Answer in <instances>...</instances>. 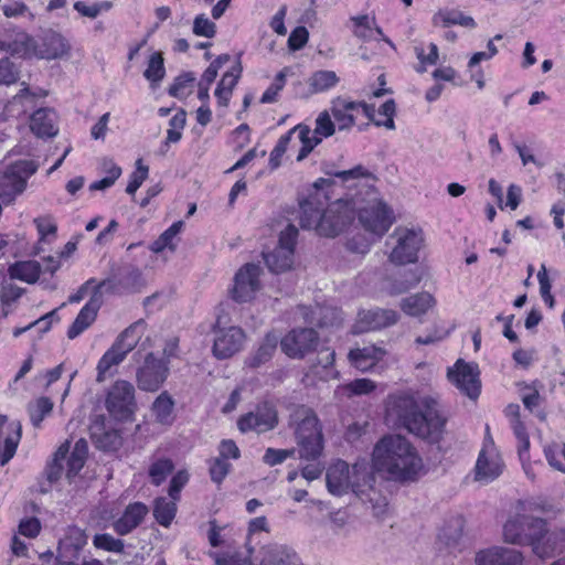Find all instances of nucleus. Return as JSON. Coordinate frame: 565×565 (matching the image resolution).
I'll return each mask as SVG.
<instances>
[{
  "label": "nucleus",
  "instance_id": "11",
  "mask_svg": "<svg viewBox=\"0 0 565 565\" xmlns=\"http://www.w3.org/2000/svg\"><path fill=\"white\" fill-rule=\"evenodd\" d=\"M486 437L483 447L479 454L476 468L475 479L484 483L493 481L503 470V461L494 446V441L490 436V428L486 427Z\"/></svg>",
  "mask_w": 565,
  "mask_h": 565
},
{
  "label": "nucleus",
  "instance_id": "3",
  "mask_svg": "<svg viewBox=\"0 0 565 565\" xmlns=\"http://www.w3.org/2000/svg\"><path fill=\"white\" fill-rule=\"evenodd\" d=\"M373 467L394 481H414L423 468L415 447L403 436L383 437L373 451Z\"/></svg>",
  "mask_w": 565,
  "mask_h": 565
},
{
  "label": "nucleus",
  "instance_id": "47",
  "mask_svg": "<svg viewBox=\"0 0 565 565\" xmlns=\"http://www.w3.org/2000/svg\"><path fill=\"white\" fill-rule=\"evenodd\" d=\"M173 469L174 465L171 459H157L149 467V477L151 479V483L154 486H160L173 471Z\"/></svg>",
  "mask_w": 565,
  "mask_h": 565
},
{
  "label": "nucleus",
  "instance_id": "56",
  "mask_svg": "<svg viewBox=\"0 0 565 565\" xmlns=\"http://www.w3.org/2000/svg\"><path fill=\"white\" fill-rule=\"evenodd\" d=\"M149 168L142 164V160L138 159L136 162V170L131 173L130 180L127 184L126 192L134 195L140 188L142 182L147 179Z\"/></svg>",
  "mask_w": 565,
  "mask_h": 565
},
{
  "label": "nucleus",
  "instance_id": "39",
  "mask_svg": "<svg viewBox=\"0 0 565 565\" xmlns=\"http://www.w3.org/2000/svg\"><path fill=\"white\" fill-rule=\"evenodd\" d=\"M70 445L65 443L55 451L52 461L45 468V477L50 484L58 481L64 472V461L68 455Z\"/></svg>",
  "mask_w": 565,
  "mask_h": 565
},
{
  "label": "nucleus",
  "instance_id": "54",
  "mask_svg": "<svg viewBox=\"0 0 565 565\" xmlns=\"http://www.w3.org/2000/svg\"><path fill=\"white\" fill-rule=\"evenodd\" d=\"M93 543L97 548L114 553H122L125 548L122 540L115 539L113 535L107 533L96 534L94 536Z\"/></svg>",
  "mask_w": 565,
  "mask_h": 565
},
{
  "label": "nucleus",
  "instance_id": "28",
  "mask_svg": "<svg viewBox=\"0 0 565 565\" xmlns=\"http://www.w3.org/2000/svg\"><path fill=\"white\" fill-rule=\"evenodd\" d=\"M148 513V508L141 502L127 505L122 515L114 523V530L119 535H127L138 527Z\"/></svg>",
  "mask_w": 565,
  "mask_h": 565
},
{
  "label": "nucleus",
  "instance_id": "1",
  "mask_svg": "<svg viewBox=\"0 0 565 565\" xmlns=\"http://www.w3.org/2000/svg\"><path fill=\"white\" fill-rule=\"evenodd\" d=\"M388 412L408 433L429 444L440 443L446 434L449 414L435 395L395 396Z\"/></svg>",
  "mask_w": 565,
  "mask_h": 565
},
{
  "label": "nucleus",
  "instance_id": "24",
  "mask_svg": "<svg viewBox=\"0 0 565 565\" xmlns=\"http://www.w3.org/2000/svg\"><path fill=\"white\" fill-rule=\"evenodd\" d=\"M22 427L19 422L8 423L4 416L0 415V463L4 466L15 455L21 439Z\"/></svg>",
  "mask_w": 565,
  "mask_h": 565
},
{
  "label": "nucleus",
  "instance_id": "58",
  "mask_svg": "<svg viewBox=\"0 0 565 565\" xmlns=\"http://www.w3.org/2000/svg\"><path fill=\"white\" fill-rule=\"evenodd\" d=\"M193 33L198 36L213 38L216 33V25L204 14H200L194 19Z\"/></svg>",
  "mask_w": 565,
  "mask_h": 565
},
{
  "label": "nucleus",
  "instance_id": "32",
  "mask_svg": "<svg viewBox=\"0 0 565 565\" xmlns=\"http://www.w3.org/2000/svg\"><path fill=\"white\" fill-rule=\"evenodd\" d=\"M435 303L436 301L434 297L429 292L424 291L403 298L401 301V309L407 316L419 317L431 309Z\"/></svg>",
  "mask_w": 565,
  "mask_h": 565
},
{
  "label": "nucleus",
  "instance_id": "40",
  "mask_svg": "<svg viewBox=\"0 0 565 565\" xmlns=\"http://www.w3.org/2000/svg\"><path fill=\"white\" fill-rule=\"evenodd\" d=\"M183 225L184 223L182 221L174 222L154 242H152L150 249L157 254L161 253L166 248L174 250L177 246L174 241L182 231Z\"/></svg>",
  "mask_w": 565,
  "mask_h": 565
},
{
  "label": "nucleus",
  "instance_id": "53",
  "mask_svg": "<svg viewBox=\"0 0 565 565\" xmlns=\"http://www.w3.org/2000/svg\"><path fill=\"white\" fill-rule=\"evenodd\" d=\"M53 403L47 397H40L34 405L29 407L31 423L34 427H40L44 417L51 413Z\"/></svg>",
  "mask_w": 565,
  "mask_h": 565
},
{
  "label": "nucleus",
  "instance_id": "50",
  "mask_svg": "<svg viewBox=\"0 0 565 565\" xmlns=\"http://www.w3.org/2000/svg\"><path fill=\"white\" fill-rule=\"evenodd\" d=\"M166 74L163 57L160 52L151 54L143 76L152 84L159 83Z\"/></svg>",
  "mask_w": 565,
  "mask_h": 565
},
{
  "label": "nucleus",
  "instance_id": "46",
  "mask_svg": "<svg viewBox=\"0 0 565 565\" xmlns=\"http://www.w3.org/2000/svg\"><path fill=\"white\" fill-rule=\"evenodd\" d=\"M339 77L333 71H317L309 78V85L313 93H320L334 87Z\"/></svg>",
  "mask_w": 565,
  "mask_h": 565
},
{
  "label": "nucleus",
  "instance_id": "38",
  "mask_svg": "<svg viewBox=\"0 0 565 565\" xmlns=\"http://www.w3.org/2000/svg\"><path fill=\"white\" fill-rule=\"evenodd\" d=\"M334 360V350H331L330 348H323L318 352L317 361L311 365V370L323 380L337 377L339 373L332 369Z\"/></svg>",
  "mask_w": 565,
  "mask_h": 565
},
{
  "label": "nucleus",
  "instance_id": "60",
  "mask_svg": "<svg viewBox=\"0 0 565 565\" xmlns=\"http://www.w3.org/2000/svg\"><path fill=\"white\" fill-rule=\"evenodd\" d=\"M295 449H275V448H268L265 451V455L263 457V461L270 466H277L282 463L286 459L294 457Z\"/></svg>",
  "mask_w": 565,
  "mask_h": 565
},
{
  "label": "nucleus",
  "instance_id": "33",
  "mask_svg": "<svg viewBox=\"0 0 565 565\" xmlns=\"http://www.w3.org/2000/svg\"><path fill=\"white\" fill-rule=\"evenodd\" d=\"M242 74V67L238 63L236 66H234L231 71L226 72L220 83L217 84V87L215 89V96L217 98L218 105L226 107L230 98L232 96L233 88L235 87L238 78Z\"/></svg>",
  "mask_w": 565,
  "mask_h": 565
},
{
  "label": "nucleus",
  "instance_id": "34",
  "mask_svg": "<svg viewBox=\"0 0 565 565\" xmlns=\"http://www.w3.org/2000/svg\"><path fill=\"white\" fill-rule=\"evenodd\" d=\"M530 545L533 553L540 558L551 557L557 550V534L554 532L550 533L545 524L544 532L542 534L535 532Z\"/></svg>",
  "mask_w": 565,
  "mask_h": 565
},
{
  "label": "nucleus",
  "instance_id": "6",
  "mask_svg": "<svg viewBox=\"0 0 565 565\" xmlns=\"http://www.w3.org/2000/svg\"><path fill=\"white\" fill-rule=\"evenodd\" d=\"M39 164L33 160H18L0 172V201L11 204L26 189L28 180L35 174Z\"/></svg>",
  "mask_w": 565,
  "mask_h": 565
},
{
  "label": "nucleus",
  "instance_id": "5",
  "mask_svg": "<svg viewBox=\"0 0 565 565\" xmlns=\"http://www.w3.org/2000/svg\"><path fill=\"white\" fill-rule=\"evenodd\" d=\"M312 211L313 218L305 216L302 218V228H313L319 235L334 237L345 230L353 220L352 211L345 204L339 202L330 205L327 210L323 207H312L307 205L305 214Z\"/></svg>",
  "mask_w": 565,
  "mask_h": 565
},
{
  "label": "nucleus",
  "instance_id": "17",
  "mask_svg": "<svg viewBox=\"0 0 565 565\" xmlns=\"http://www.w3.org/2000/svg\"><path fill=\"white\" fill-rule=\"evenodd\" d=\"M448 380L470 398H477L480 394L479 371L476 364L458 360L454 367L448 369Z\"/></svg>",
  "mask_w": 565,
  "mask_h": 565
},
{
  "label": "nucleus",
  "instance_id": "64",
  "mask_svg": "<svg viewBox=\"0 0 565 565\" xmlns=\"http://www.w3.org/2000/svg\"><path fill=\"white\" fill-rule=\"evenodd\" d=\"M216 565H250L247 557L242 556L239 553H223L215 554Z\"/></svg>",
  "mask_w": 565,
  "mask_h": 565
},
{
  "label": "nucleus",
  "instance_id": "36",
  "mask_svg": "<svg viewBox=\"0 0 565 565\" xmlns=\"http://www.w3.org/2000/svg\"><path fill=\"white\" fill-rule=\"evenodd\" d=\"M151 411L156 420L162 425H171L174 422V401L167 391L154 399Z\"/></svg>",
  "mask_w": 565,
  "mask_h": 565
},
{
  "label": "nucleus",
  "instance_id": "29",
  "mask_svg": "<svg viewBox=\"0 0 565 565\" xmlns=\"http://www.w3.org/2000/svg\"><path fill=\"white\" fill-rule=\"evenodd\" d=\"M384 355V349L370 344L351 350L348 356L356 369L365 372L372 369Z\"/></svg>",
  "mask_w": 565,
  "mask_h": 565
},
{
  "label": "nucleus",
  "instance_id": "25",
  "mask_svg": "<svg viewBox=\"0 0 565 565\" xmlns=\"http://www.w3.org/2000/svg\"><path fill=\"white\" fill-rule=\"evenodd\" d=\"M35 40L24 32L0 36V51L12 56L30 58L34 56Z\"/></svg>",
  "mask_w": 565,
  "mask_h": 565
},
{
  "label": "nucleus",
  "instance_id": "30",
  "mask_svg": "<svg viewBox=\"0 0 565 565\" xmlns=\"http://www.w3.org/2000/svg\"><path fill=\"white\" fill-rule=\"evenodd\" d=\"M355 102L338 98L333 102L331 114L339 130H348L355 124Z\"/></svg>",
  "mask_w": 565,
  "mask_h": 565
},
{
  "label": "nucleus",
  "instance_id": "19",
  "mask_svg": "<svg viewBox=\"0 0 565 565\" xmlns=\"http://www.w3.org/2000/svg\"><path fill=\"white\" fill-rule=\"evenodd\" d=\"M359 221L365 231L381 237L393 223L392 211L386 204L377 202L360 210Z\"/></svg>",
  "mask_w": 565,
  "mask_h": 565
},
{
  "label": "nucleus",
  "instance_id": "9",
  "mask_svg": "<svg viewBox=\"0 0 565 565\" xmlns=\"http://www.w3.org/2000/svg\"><path fill=\"white\" fill-rule=\"evenodd\" d=\"M106 408L117 420H128L137 409L135 387L127 381H117L109 388Z\"/></svg>",
  "mask_w": 565,
  "mask_h": 565
},
{
  "label": "nucleus",
  "instance_id": "23",
  "mask_svg": "<svg viewBox=\"0 0 565 565\" xmlns=\"http://www.w3.org/2000/svg\"><path fill=\"white\" fill-rule=\"evenodd\" d=\"M476 565H522L523 555L514 548L492 546L476 554Z\"/></svg>",
  "mask_w": 565,
  "mask_h": 565
},
{
  "label": "nucleus",
  "instance_id": "44",
  "mask_svg": "<svg viewBox=\"0 0 565 565\" xmlns=\"http://www.w3.org/2000/svg\"><path fill=\"white\" fill-rule=\"evenodd\" d=\"M277 344L278 338L275 334L268 333L257 349L256 353L253 355L250 360V366L258 367L259 365L270 360L274 352L276 351Z\"/></svg>",
  "mask_w": 565,
  "mask_h": 565
},
{
  "label": "nucleus",
  "instance_id": "41",
  "mask_svg": "<svg viewBox=\"0 0 565 565\" xmlns=\"http://www.w3.org/2000/svg\"><path fill=\"white\" fill-rule=\"evenodd\" d=\"M175 501L177 500L173 499L168 500L163 497L156 499L153 515L160 525L168 527L171 524L177 513Z\"/></svg>",
  "mask_w": 565,
  "mask_h": 565
},
{
  "label": "nucleus",
  "instance_id": "15",
  "mask_svg": "<svg viewBox=\"0 0 565 565\" xmlns=\"http://www.w3.org/2000/svg\"><path fill=\"white\" fill-rule=\"evenodd\" d=\"M319 341L317 331L312 328H298L289 331L281 340V351L291 359H302L316 350Z\"/></svg>",
  "mask_w": 565,
  "mask_h": 565
},
{
  "label": "nucleus",
  "instance_id": "37",
  "mask_svg": "<svg viewBox=\"0 0 565 565\" xmlns=\"http://www.w3.org/2000/svg\"><path fill=\"white\" fill-rule=\"evenodd\" d=\"M41 265L36 260L17 262L9 267L10 277L28 284H34L40 276Z\"/></svg>",
  "mask_w": 565,
  "mask_h": 565
},
{
  "label": "nucleus",
  "instance_id": "10",
  "mask_svg": "<svg viewBox=\"0 0 565 565\" xmlns=\"http://www.w3.org/2000/svg\"><path fill=\"white\" fill-rule=\"evenodd\" d=\"M545 521L541 518L519 513L507 521L503 526V537L507 543L530 545L535 532H544Z\"/></svg>",
  "mask_w": 565,
  "mask_h": 565
},
{
  "label": "nucleus",
  "instance_id": "62",
  "mask_svg": "<svg viewBox=\"0 0 565 565\" xmlns=\"http://www.w3.org/2000/svg\"><path fill=\"white\" fill-rule=\"evenodd\" d=\"M316 132L326 138L332 136L335 131V124L331 119L328 110L321 111L316 119Z\"/></svg>",
  "mask_w": 565,
  "mask_h": 565
},
{
  "label": "nucleus",
  "instance_id": "55",
  "mask_svg": "<svg viewBox=\"0 0 565 565\" xmlns=\"http://www.w3.org/2000/svg\"><path fill=\"white\" fill-rule=\"evenodd\" d=\"M428 47L429 52L426 54L422 46H415V54L419 61V65L416 68L418 73H424L426 65H435L438 62V46L435 43H430Z\"/></svg>",
  "mask_w": 565,
  "mask_h": 565
},
{
  "label": "nucleus",
  "instance_id": "49",
  "mask_svg": "<svg viewBox=\"0 0 565 565\" xmlns=\"http://www.w3.org/2000/svg\"><path fill=\"white\" fill-rule=\"evenodd\" d=\"M422 280V275L417 270H405L401 278L395 279L391 286V294L398 295L416 287Z\"/></svg>",
  "mask_w": 565,
  "mask_h": 565
},
{
  "label": "nucleus",
  "instance_id": "4",
  "mask_svg": "<svg viewBox=\"0 0 565 565\" xmlns=\"http://www.w3.org/2000/svg\"><path fill=\"white\" fill-rule=\"evenodd\" d=\"M289 427L294 431L299 457L317 460L323 450V435L316 412L306 405L295 406L289 415Z\"/></svg>",
  "mask_w": 565,
  "mask_h": 565
},
{
  "label": "nucleus",
  "instance_id": "21",
  "mask_svg": "<svg viewBox=\"0 0 565 565\" xmlns=\"http://www.w3.org/2000/svg\"><path fill=\"white\" fill-rule=\"evenodd\" d=\"M86 543L87 535L84 530L74 525L68 526L64 537L58 542L56 559L61 564H72Z\"/></svg>",
  "mask_w": 565,
  "mask_h": 565
},
{
  "label": "nucleus",
  "instance_id": "48",
  "mask_svg": "<svg viewBox=\"0 0 565 565\" xmlns=\"http://www.w3.org/2000/svg\"><path fill=\"white\" fill-rule=\"evenodd\" d=\"M544 455L551 467L565 473V444L552 443L546 445Z\"/></svg>",
  "mask_w": 565,
  "mask_h": 565
},
{
  "label": "nucleus",
  "instance_id": "27",
  "mask_svg": "<svg viewBox=\"0 0 565 565\" xmlns=\"http://www.w3.org/2000/svg\"><path fill=\"white\" fill-rule=\"evenodd\" d=\"M298 554L289 546L268 544L259 551L260 565H297Z\"/></svg>",
  "mask_w": 565,
  "mask_h": 565
},
{
  "label": "nucleus",
  "instance_id": "20",
  "mask_svg": "<svg viewBox=\"0 0 565 565\" xmlns=\"http://www.w3.org/2000/svg\"><path fill=\"white\" fill-rule=\"evenodd\" d=\"M399 319L397 311L392 309L374 308L359 312L356 332H366L394 326Z\"/></svg>",
  "mask_w": 565,
  "mask_h": 565
},
{
  "label": "nucleus",
  "instance_id": "35",
  "mask_svg": "<svg viewBox=\"0 0 565 565\" xmlns=\"http://www.w3.org/2000/svg\"><path fill=\"white\" fill-rule=\"evenodd\" d=\"M530 545L533 553L540 558L551 557L557 550V534L554 532L550 533L545 524L544 532L542 534L535 532Z\"/></svg>",
  "mask_w": 565,
  "mask_h": 565
},
{
  "label": "nucleus",
  "instance_id": "12",
  "mask_svg": "<svg viewBox=\"0 0 565 565\" xmlns=\"http://www.w3.org/2000/svg\"><path fill=\"white\" fill-rule=\"evenodd\" d=\"M222 317H217L214 326L213 354L224 360L239 352L245 341V333L239 327H221Z\"/></svg>",
  "mask_w": 565,
  "mask_h": 565
},
{
  "label": "nucleus",
  "instance_id": "63",
  "mask_svg": "<svg viewBox=\"0 0 565 565\" xmlns=\"http://www.w3.org/2000/svg\"><path fill=\"white\" fill-rule=\"evenodd\" d=\"M344 388L350 395H363L372 392L375 384L369 379H358L348 383Z\"/></svg>",
  "mask_w": 565,
  "mask_h": 565
},
{
  "label": "nucleus",
  "instance_id": "7",
  "mask_svg": "<svg viewBox=\"0 0 565 565\" xmlns=\"http://www.w3.org/2000/svg\"><path fill=\"white\" fill-rule=\"evenodd\" d=\"M424 237L420 230L396 227L387 239L392 246L390 260L396 265L416 263Z\"/></svg>",
  "mask_w": 565,
  "mask_h": 565
},
{
  "label": "nucleus",
  "instance_id": "43",
  "mask_svg": "<svg viewBox=\"0 0 565 565\" xmlns=\"http://www.w3.org/2000/svg\"><path fill=\"white\" fill-rule=\"evenodd\" d=\"M463 520L461 518L451 519L439 532L438 540L447 547L456 546L461 536Z\"/></svg>",
  "mask_w": 565,
  "mask_h": 565
},
{
  "label": "nucleus",
  "instance_id": "42",
  "mask_svg": "<svg viewBox=\"0 0 565 565\" xmlns=\"http://www.w3.org/2000/svg\"><path fill=\"white\" fill-rule=\"evenodd\" d=\"M126 356L114 344L100 358L97 364V382H103L108 376L113 366L118 365Z\"/></svg>",
  "mask_w": 565,
  "mask_h": 565
},
{
  "label": "nucleus",
  "instance_id": "45",
  "mask_svg": "<svg viewBox=\"0 0 565 565\" xmlns=\"http://www.w3.org/2000/svg\"><path fill=\"white\" fill-rule=\"evenodd\" d=\"M434 19L436 22L441 21L444 26L456 24L471 29L476 26V22L471 17L465 15L458 10L439 11Z\"/></svg>",
  "mask_w": 565,
  "mask_h": 565
},
{
  "label": "nucleus",
  "instance_id": "13",
  "mask_svg": "<svg viewBox=\"0 0 565 565\" xmlns=\"http://www.w3.org/2000/svg\"><path fill=\"white\" fill-rule=\"evenodd\" d=\"M113 282L108 279L102 280L95 286L94 292L88 302L81 309L74 322L67 330V338L73 340L83 333L95 320L103 305V291L111 290Z\"/></svg>",
  "mask_w": 565,
  "mask_h": 565
},
{
  "label": "nucleus",
  "instance_id": "57",
  "mask_svg": "<svg viewBox=\"0 0 565 565\" xmlns=\"http://www.w3.org/2000/svg\"><path fill=\"white\" fill-rule=\"evenodd\" d=\"M19 79V71L8 58H0V85H10Z\"/></svg>",
  "mask_w": 565,
  "mask_h": 565
},
{
  "label": "nucleus",
  "instance_id": "8",
  "mask_svg": "<svg viewBox=\"0 0 565 565\" xmlns=\"http://www.w3.org/2000/svg\"><path fill=\"white\" fill-rule=\"evenodd\" d=\"M297 237L298 228L289 224L280 233L278 246L273 252L264 253L265 264L271 273L278 274L291 268Z\"/></svg>",
  "mask_w": 565,
  "mask_h": 565
},
{
  "label": "nucleus",
  "instance_id": "61",
  "mask_svg": "<svg viewBox=\"0 0 565 565\" xmlns=\"http://www.w3.org/2000/svg\"><path fill=\"white\" fill-rule=\"evenodd\" d=\"M230 469L231 463L224 460V458L217 457L213 459L210 465V476L212 481L220 484L230 472Z\"/></svg>",
  "mask_w": 565,
  "mask_h": 565
},
{
  "label": "nucleus",
  "instance_id": "2",
  "mask_svg": "<svg viewBox=\"0 0 565 565\" xmlns=\"http://www.w3.org/2000/svg\"><path fill=\"white\" fill-rule=\"evenodd\" d=\"M354 480H351L350 467L343 460L332 463L327 470V488L333 495H343L352 489L362 503L371 509L373 515L382 519L387 512V499L374 487L375 477L367 467H353Z\"/></svg>",
  "mask_w": 565,
  "mask_h": 565
},
{
  "label": "nucleus",
  "instance_id": "52",
  "mask_svg": "<svg viewBox=\"0 0 565 565\" xmlns=\"http://www.w3.org/2000/svg\"><path fill=\"white\" fill-rule=\"evenodd\" d=\"M296 132L298 134V138L301 142V148L297 154L296 160L300 162L308 157V154L315 149V147L310 139L311 129L309 126L299 124L292 128V135Z\"/></svg>",
  "mask_w": 565,
  "mask_h": 565
},
{
  "label": "nucleus",
  "instance_id": "26",
  "mask_svg": "<svg viewBox=\"0 0 565 565\" xmlns=\"http://www.w3.org/2000/svg\"><path fill=\"white\" fill-rule=\"evenodd\" d=\"M31 131L39 138H52L57 135V115L52 108H40L30 117Z\"/></svg>",
  "mask_w": 565,
  "mask_h": 565
},
{
  "label": "nucleus",
  "instance_id": "22",
  "mask_svg": "<svg viewBox=\"0 0 565 565\" xmlns=\"http://www.w3.org/2000/svg\"><path fill=\"white\" fill-rule=\"evenodd\" d=\"M70 47L62 34L47 30L43 32L39 42L35 41L34 56L45 60L61 58L68 53Z\"/></svg>",
  "mask_w": 565,
  "mask_h": 565
},
{
  "label": "nucleus",
  "instance_id": "14",
  "mask_svg": "<svg viewBox=\"0 0 565 565\" xmlns=\"http://www.w3.org/2000/svg\"><path fill=\"white\" fill-rule=\"evenodd\" d=\"M169 374V361L148 353L143 364L137 371V384L141 391L157 392Z\"/></svg>",
  "mask_w": 565,
  "mask_h": 565
},
{
  "label": "nucleus",
  "instance_id": "51",
  "mask_svg": "<svg viewBox=\"0 0 565 565\" xmlns=\"http://www.w3.org/2000/svg\"><path fill=\"white\" fill-rule=\"evenodd\" d=\"M195 77L192 73H183L179 75L174 83L169 87V94L175 98L183 99L191 94V87Z\"/></svg>",
  "mask_w": 565,
  "mask_h": 565
},
{
  "label": "nucleus",
  "instance_id": "31",
  "mask_svg": "<svg viewBox=\"0 0 565 565\" xmlns=\"http://www.w3.org/2000/svg\"><path fill=\"white\" fill-rule=\"evenodd\" d=\"M145 330L146 322L143 319H139L118 335L114 345L126 356L137 345Z\"/></svg>",
  "mask_w": 565,
  "mask_h": 565
},
{
  "label": "nucleus",
  "instance_id": "16",
  "mask_svg": "<svg viewBox=\"0 0 565 565\" xmlns=\"http://www.w3.org/2000/svg\"><path fill=\"white\" fill-rule=\"evenodd\" d=\"M278 424V414L270 403H262L253 411L242 415L237 427L242 433L256 431L258 434L274 429Z\"/></svg>",
  "mask_w": 565,
  "mask_h": 565
},
{
  "label": "nucleus",
  "instance_id": "59",
  "mask_svg": "<svg viewBox=\"0 0 565 565\" xmlns=\"http://www.w3.org/2000/svg\"><path fill=\"white\" fill-rule=\"evenodd\" d=\"M396 111V105L393 99L386 100L380 108H379V115L384 116L385 120H374V124L376 126H383L387 129H394L395 122H394V116Z\"/></svg>",
  "mask_w": 565,
  "mask_h": 565
},
{
  "label": "nucleus",
  "instance_id": "18",
  "mask_svg": "<svg viewBox=\"0 0 565 565\" xmlns=\"http://www.w3.org/2000/svg\"><path fill=\"white\" fill-rule=\"evenodd\" d=\"M262 268L255 264L244 265L235 275L232 297L237 302H246L254 298L260 287Z\"/></svg>",
  "mask_w": 565,
  "mask_h": 565
}]
</instances>
